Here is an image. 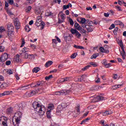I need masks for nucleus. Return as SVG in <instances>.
<instances>
[{
  "label": "nucleus",
  "mask_w": 126,
  "mask_h": 126,
  "mask_svg": "<svg viewBox=\"0 0 126 126\" xmlns=\"http://www.w3.org/2000/svg\"><path fill=\"white\" fill-rule=\"evenodd\" d=\"M69 7L68 6V5H64L63 6V10H65V9H67V8H69Z\"/></svg>",
  "instance_id": "47"
},
{
  "label": "nucleus",
  "mask_w": 126,
  "mask_h": 126,
  "mask_svg": "<svg viewBox=\"0 0 126 126\" xmlns=\"http://www.w3.org/2000/svg\"><path fill=\"white\" fill-rule=\"evenodd\" d=\"M35 14H37V15L41 14V10H35Z\"/></svg>",
  "instance_id": "49"
},
{
  "label": "nucleus",
  "mask_w": 126,
  "mask_h": 126,
  "mask_svg": "<svg viewBox=\"0 0 126 126\" xmlns=\"http://www.w3.org/2000/svg\"><path fill=\"white\" fill-rule=\"evenodd\" d=\"M65 16V14L62 13L60 16L61 17L62 20H61L60 18H58V23L59 24H61V23H63V22H64V19H65V17H64Z\"/></svg>",
  "instance_id": "10"
},
{
  "label": "nucleus",
  "mask_w": 126,
  "mask_h": 126,
  "mask_svg": "<svg viewBox=\"0 0 126 126\" xmlns=\"http://www.w3.org/2000/svg\"><path fill=\"white\" fill-rule=\"evenodd\" d=\"M47 114V117L48 119H51V110H48V111L46 113Z\"/></svg>",
  "instance_id": "29"
},
{
  "label": "nucleus",
  "mask_w": 126,
  "mask_h": 126,
  "mask_svg": "<svg viewBox=\"0 0 126 126\" xmlns=\"http://www.w3.org/2000/svg\"><path fill=\"white\" fill-rule=\"evenodd\" d=\"M28 52H29V48L27 47H24L22 49V50L20 51V55H21V56H24V54H26V53H27Z\"/></svg>",
  "instance_id": "11"
},
{
  "label": "nucleus",
  "mask_w": 126,
  "mask_h": 126,
  "mask_svg": "<svg viewBox=\"0 0 126 126\" xmlns=\"http://www.w3.org/2000/svg\"><path fill=\"white\" fill-rule=\"evenodd\" d=\"M101 115L104 116H108V115H111L112 112L111 111H106L105 112H102L101 113Z\"/></svg>",
  "instance_id": "17"
},
{
  "label": "nucleus",
  "mask_w": 126,
  "mask_h": 126,
  "mask_svg": "<svg viewBox=\"0 0 126 126\" xmlns=\"http://www.w3.org/2000/svg\"><path fill=\"white\" fill-rule=\"evenodd\" d=\"M16 114L17 115V116H18L17 118H22V112L19 111L16 113Z\"/></svg>",
  "instance_id": "31"
},
{
  "label": "nucleus",
  "mask_w": 126,
  "mask_h": 126,
  "mask_svg": "<svg viewBox=\"0 0 126 126\" xmlns=\"http://www.w3.org/2000/svg\"><path fill=\"white\" fill-rule=\"evenodd\" d=\"M74 26L76 30H78V31H80L81 29H82V27H80V25H79V24L78 23H75L74 24Z\"/></svg>",
  "instance_id": "15"
},
{
  "label": "nucleus",
  "mask_w": 126,
  "mask_h": 126,
  "mask_svg": "<svg viewBox=\"0 0 126 126\" xmlns=\"http://www.w3.org/2000/svg\"><path fill=\"white\" fill-rule=\"evenodd\" d=\"M111 63H106L105 65H104V66L106 67V68H108V67H111Z\"/></svg>",
  "instance_id": "41"
},
{
  "label": "nucleus",
  "mask_w": 126,
  "mask_h": 126,
  "mask_svg": "<svg viewBox=\"0 0 126 126\" xmlns=\"http://www.w3.org/2000/svg\"><path fill=\"white\" fill-rule=\"evenodd\" d=\"M55 38L57 39V40L58 41V42H59V43H61V42H62L61 41V39H60V38H59V37H58L57 36H55Z\"/></svg>",
  "instance_id": "59"
},
{
  "label": "nucleus",
  "mask_w": 126,
  "mask_h": 126,
  "mask_svg": "<svg viewBox=\"0 0 126 126\" xmlns=\"http://www.w3.org/2000/svg\"><path fill=\"white\" fill-rule=\"evenodd\" d=\"M119 25H120L121 28H124V27H125V25L122 22L120 23V24H119Z\"/></svg>",
  "instance_id": "58"
},
{
  "label": "nucleus",
  "mask_w": 126,
  "mask_h": 126,
  "mask_svg": "<svg viewBox=\"0 0 126 126\" xmlns=\"http://www.w3.org/2000/svg\"><path fill=\"white\" fill-rule=\"evenodd\" d=\"M52 64H53L52 61H48L45 63V67H49V66H50V65H51Z\"/></svg>",
  "instance_id": "20"
},
{
  "label": "nucleus",
  "mask_w": 126,
  "mask_h": 126,
  "mask_svg": "<svg viewBox=\"0 0 126 126\" xmlns=\"http://www.w3.org/2000/svg\"><path fill=\"white\" fill-rule=\"evenodd\" d=\"M76 110L77 113H79V112H80V107L79 105L77 106V107H76Z\"/></svg>",
  "instance_id": "54"
},
{
  "label": "nucleus",
  "mask_w": 126,
  "mask_h": 126,
  "mask_svg": "<svg viewBox=\"0 0 126 126\" xmlns=\"http://www.w3.org/2000/svg\"><path fill=\"white\" fill-rule=\"evenodd\" d=\"M118 86L117 85H115L114 86H113L111 88V89H113V90H116V89H118Z\"/></svg>",
  "instance_id": "43"
},
{
  "label": "nucleus",
  "mask_w": 126,
  "mask_h": 126,
  "mask_svg": "<svg viewBox=\"0 0 126 126\" xmlns=\"http://www.w3.org/2000/svg\"><path fill=\"white\" fill-rule=\"evenodd\" d=\"M40 69L39 68V67H34L32 69V72H34L35 73H37V72H38V71H40Z\"/></svg>",
  "instance_id": "23"
},
{
  "label": "nucleus",
  "mask_w": 126,
  "mask_h": 126,
  "mask_svg": "<svg viewBox=\"0 0 126 126\" xmlns=\"http://www.w3.org/2000/svg\"><path fill=\"white\" fill-rule=\"evenodd\" d=\"M31 9H32V7H31V6H29L27 8V12H29Z\"/></svg>",
  "instance_id": "48"
},
{
  "label": "nucleus",
  "mask_w": 126,
  "mask_h": 126,
  "mask_svg": "<svg viewBox=\"0 0 126 126\" xmlns=\"http://www.w3.org/2000/svg\"><path fill=\"white\" fill-rule=\"evenodd\" d=\"M104 47H106L105 49H104V48L103 47H100L99 48V52H101V53H104L105 54H109V53H110V51H109V49H109V46L105 45Z\"/></svg>",
  "instance_id": "8"
},
{
  "label": "nucleus",
  "mask_w": 126,
  "mask_h": 126,
  "mask_svg": "<svg viewBox=\"0 0 126 126\" xmlns=\"http://www.w3.org/2000/svg\"><path fill=\"white\" fill-rule=\"evenodd\" d=\"M4 80V78L3 76L0 75V84H1V81H3Z\"/></svg>",
  "instance_id": "44"
},
{
  "label": "nucleus",
  "mask_w": 126,
  "mask_h": 126,
  "mask_svg": "<svg viewBox=\"0 0 126 126\" xmlns=\"http://www.w3.org/2000/svg\"><path fill=\"white\" fill-rule=\"evenodd\" d=\"M97 57H99V53H95L91 57V60H93V59H96V58H97Z\"/></svg>",
  "instance_id": "24"
},
{
  "label": "nucleus",
  "mask_w": 126,
  "mask_h": 126,
  "mask_svg": "<svg viewBox=\"0 0 126 126\" xmlns=\"http://www.w3.org/2000/svg\"><path fill=\"white\" fill-rule=\"evenodd\" d=\"M69 93H70V90H63L59 92H56L54 93V94L55 95H68Z\"/></svg>",
  "instance_id": "4"
},
{
  "label": "nucleus",
  "mask_w": 126,
  "mask_h": 126,
  "mask_svg": "<svg viewBox=\"0 0 126 126\" xmlns=\"http://www.w3.org/2000/svg\"><path fill=\"white\" fill-rule=\"evenodd\" d=\"M119 46H120L122 51L121 52V54L122 56V59L123 60H126V51H125V49L124 48V44L123 43V40H121L119 41Z\"/></svg>",
  "instance_id": "5"
},
{
  "label": "nucleus",
  "mask_w": 126,
  "mask_h": 126,
  "mask_svg": "<svg viewBox=\"0 0 126 126\" xmlns=\"http://www.w3.org/2000/svg\"><path fill=\"white\" fill-rule=\"evenodd\" d=\"M45 80H49L51 78H53V75H50L48 76L45 77Z\"/></svg>",
  "instance_id": "34"
},
{
  "label": "nucleus",
  "mask_w": 126,
  "mask_h": 126,
  "mask_svg": "<svg viewBox=\"0 0 126 126\" xmlns=\"http://www.w3.org/2000/svg\"><path fill=\"white\" fill-rule=\"evenodd\" d=\"M4 31H5V30L4 29V27H0V34L2 32H4Z\"/></svg>",
  "instance_id": "40"
},
{
  "label": "nucleus",
  "mask_w": 126,
  "mask_h": 126,
  "mask_svg": "<svg viewBox=\"0 0 126 126\" xmlns=\"http://www.w3.org/2000/svg\"><path fill=\"white\" fill-rule=\"evenodd\" d=\"M29 59H30V60H32V59H35V56H34V55L33 54L29 55Z\"/></svg>",
  "instance_id": "38"
},
{
  "label": "nucleus",
  "mask_w": 126,
  "mask_h": 126,
  "mask_svg": "<svg viewBox=\"0 0 126 126\" xmlns=\"http://www.w3.org/2000/svg\"><path fill=\"white\" fill-rule=\"evenodd\" d=\"M12 112H13V108L12 107H9L7 109L6 112L7 114H12Z\"/></svg>",
  "instance_id": "22"
},
{
  "label": "nucleus",
  "mask_w": 126,
  "mask_h": 126,
  "mask_svg": "<svg viewBox=\"0 0 126 126\" xmlns=\"http://www.w3.org/2000/svg\"><path fill=\"white\" fill-rule=\"evenodd\" d=\"M7 29H8V36L10 37L11 35H12V33L13 32V30L14 29V27L11 24H9L7 26Z\"/></svg>",
  "instance_id": "7"
},
{
  "label": "nucleus",
  "mask_w": 126,
  "mask_h": 126,
  "mask_svg": "<svg viewBox=\"0 0 126 126\" xmlns=\"http://www.w3.org/2000/svg\"><path fill=\"white\" fill-rule=\"evenodd\" d=\"M0 58L2 60V63H4L8 59V55L7 53H4Z\"/></svg>",
  "instance_id": "12"
},
{
  "label": "nucleus",
  "mask_w": 126,
  "mask_h": 126,
  "mask_svg": "<svg viewBox=\"0 0 126 126\" xmlns=\"http://www.w3.org/2000/svg\"><path fill=\"white\" fill-rule=\"evenodd\" d=\"M7 73L8 74L10 75V74H12V73H13V72L12 70H11V69H8V70H7Z\"/></svg>",
  "instance_id": "45"
},
{
  "label": "nucleus",
  "mask_w": 126,
  "mask_h": 126,
  "mask_svg": "<svg viewBox=\"0 0 126 126\" xmlns=\"http://www.w3.org/2000/svg\"><path fill=\"white\" fill-rule=\"evenodd\" d=\"M35 93H36V92L32 91L30 93H26V95L27 97H32V96H34Z\"/></svg>",
  "instance_id": "14"
},
{
  "label": "nucleus",
  "mask_w": 126,
  "mask_h": 126,
  "mask_svg": "<svg viewBox=\"0 0 126 126\" xmlns=\"http://www.w3.org/2000/svg\"><path fill=\"white\" fill-rule=\"evenodd\" d=\"M25 45V40L24 39H22V45H21V48H22L23 46Z\"/></svg>",
  "instance_id": "53"
},
{
  "label": "nucleus",
  "mask_w": 126,
  "mask_h": 126,
  "mask_svg": "<svg viewBox=\"0 0 126 126\" xmlns=\"http://www.w3.org/2000/svg\"><path fill=\"white\" fill-rule=\"evenodd\" d=\"M41 19H42V16H41V15H40V16H38L37 17V19H36L37 23V22H41Z\"/></svg>",
  "instance_id": "33"
},
{
  "label": "nucleus",
  "mask_w": 126,
  "mask_h": 126,
  "mask_svg": "<svg viewBox=\"0 0 126 126\" xmlns=\"http://www.w3.org/2000/svg\"><path fill=\"white\" fill-rule=\"evenodd\" d=\"M20 57V56H19V54H17L16 57L14 59V62H16L17 63H19Z\"/></svg>",
  "instance_id": "25"
},
{
  "label": "nucleus",
  "mask_w": 126,
  "mask_h": 126,
  "mask_svg": "<svg viewBox=\"0 0 126 126\" xmlns=\"http://www.w3.org/2000/svg\"><path fill=\"white\" fill-rule=\"evenodd\" d=\"M69 22L70 23V25H71L72 26H73V25L74 24V22H73V20L72 19L70 18L69 19Z\"/></svg>",
  "instance_id": "36"
},
{
  "label": "nucleus",
  "mask_w": 126,
  "mask_h": 126,
  "mask_svg": "<svg viewBox=\"0 0 126 126\" xmlns=\"http://www.w3.org/2000/svg\"><path fill=\"white\" fill-rule=\"evenodd\" d=\"M115 24H111L110 27L109 28V30H112V29H114V28H115Z\"/></svg>",
  "instance_id": "42"
},
{
  "label": "nucleus",
  "mask_w": 126,
  "mask_h": 126,
  "mask_svg": "<svg viewBox=\"0 0 126 126\" xmlns=\"http://www.w3.org/2000/svg\"><path fill=\"white\" fill-rule=\"evenodd\" d=\"M77 56V53H74L71 55L70 58L71 59H75Z\"/></svg>",
  "instance_id": "30"
},
{
  "label": "nucleus",
  "mask_w": 126,
  "mask_h": 126,
  "mask_svg": "<svg viewBox=\"0 0 126 126\" xmlns=\"http://www.w3.org/2000/svg\"><path fill=\"white\" fill-rule=\"evenodd\" d=\"M14 25L16 30H19L20 29V22L18 18H16L14 20Z\"/></svg>",
  "instance_id": "9"
},
{
  "label": "nucleus",
  "mask_w": 126,
  "mask_h": 126,
  "mask_svg": "<svg viewBox=\"0 0 126 126\" xmlns=\"http://www.w3.org/2000/svg\"><path fill=\"white\" fill-rule=\"evenodd\" d=\"M91 65H87L85 67H83L82 70H87V69H88L89 67H90Z\"/></svg>",
  "instance_id": "35"
},
{
  "label": "nucleus",
  "mask_w": 126,
  "mask_h": 126,
  "mask_svg": "<svg viewBox=\"0 0 126 126\" xmlns=\"http://www.w3.org/2000/svg\"><path fill=\"white\" fill-rule=\"evenodd\" d=\"M113 78L114 79H117V78H118V75L117 74H114Z\"/></svg>",
  "instance_id": "63"
},
{
  "label": "nucleus",
  "mask_w": 126,
  "mask_h": 126,
  "mask_svg": "<svg viewBox=\"0 0 126 126\" xmlns=\"http://www.w3.org/2000/svg\"><path fill=\"white\" fill-rule=\"evenodd\" d=\"M32 105L34 111H36L38 115L43 116L46 112V108L40 103V101H34Z\"/></svg>",
  "instance_id": "1"
},
{
  "label": "nucleus",
  "mask_w": 126,
  "mask_h": 126,
  "mask_svg": "<svg viewBox=\"0 0 126 126\" xmlns=\"http://www.w3.org/2000/svg\"><path fill=\"white\" fill-rule=\"evenodd\" d=\"M3 50H4V47L2 46H0V52H3Z\"/></svg>",
  "instance_id": "56"
},
{
  "label": "nucleus",
  "mask_w": 126,
  "mask_h": 126,
  "mask_svg": "<svg viewBox=\"0 0 126 126\" xmlns=\"http://www.w3.org/2000/svg\"><path fill=\"white\" fill-rule=\"evenodd\" d=\"M54 15V13L51 12L50 10H47L46 13V16L49 17V16H53Z\"/></svg>",
  "instance_id": "19"
},
{
  "label": "nucleus",
  "mask_w": 126,
  "mask_h": 126,
  "mask_svg": "<svg viewBox=\"0 0 126 126\" xmlns=\"http://www.w3.org/2000/svg\"><path fill=\"white\" fill-rule=\"evenodd\" d=\"M67 107V105L65 103H62L61 105H59L58 107V109H59V111H62L63 109H64V108H66ZM60 108H61L60 110Z\"/></svg>",
  "instance_id": "13"
},
{
  "label": "nucleus",
  "mask_w": 126,
  "mask_h": 126,
  "mask_svg": "<svg viewBox=\"0 0 126 126\" xmlns=\"http://www.w3.org/2000/svg\"><path fill=\"white\" fill-rule=\"evenodd\" d=\"M90 64H91V65H93L94 67H95V66H97V64L94 62H91L90 63Z\"/></svg>",
  "instance_id": "46"
},
{
  "label": "nucleus",
  "mask_w": 126,
  "mask_h": 126,
  "mask_svg": "<svg viewBox=\"0 0 126 126\" xmlns=\"http://www.w3.org/2000/svg\"><path fill=\"white\" fill-rule=\"evenodd\" d=\"M64 78V82H65L66 81H69V78Z\"/></svg>",
  "instance_id": "61"
},
{
  "label": "nucleus",
  "mask_w": 126,
  "mask_h": 126,
  "mask_svg": "<svg viewBox=\"0 0 126 126\" xmlns=\"http://www.w3.org/2000/svg\"><path fill=\"white\" fill-rule=\"evenodd\" d=\"M7 1L8 3H9L10 4H11V5L13 4V2H14L13 0H7Z\"/></svg>",
  "instance_id": "52"
},
{
  "label": "nucleus",
  "mask_w": 126,
  "mask_h": 126,
  "mask_svg": "<svg viewBox=\"0 0 126 126\" xmlns=\"http://www.w3.org/2000/svg\"><path fill=\"white\" fill-rule=\"evenodd\" d=\"M70 32H71V34H72L73 35H75V36L77 38H78V39L80 38V37H81V33H79L78 32V31H77V30H76V29L72 28L70 30Z\"/></svg>",
  "instance_id": "6"
},
{
  "label": "nucleus",
  "mask_w": 126,
  "mask_h": 126,
  "mask_svg": "<svg viewBox=\"0 0 126 126\" xmlns=\"http://www.w3.org/2000/svg\"><path fill=\"white\" fill-rule=\"evenodd\" d=\"M118 4H119V5H122L123 4V1L118 0Z\"/></svg>",
  "instance_id": "64"
},
{
  "label": "nucleus",
  "mask_w": 126,
  "mask_h": 126,
  "mask_svg": "<svg viewBox=\"0 0 126 126\" xmlns=\"http://www.w3.org/2000/svg\"><path fill=\"white\" fill-rule=\"evenodd\" d=\"M10 63H11V62H10V61H7L6 62V65H10Z\"/></svg>",
  "instance_id": "55"
},
{
  "label": "nucleus",
  "mask_w": 126,
  "mask_h": 126,
  "mask_svg": "<svg viewBox=\"0 0 126 126\" xmlns=\"http://www.w3.org/2000/svg\"><path fill=\"white\" fill-rule=\"evenodd\" d=\"M12 91H5L2 94H0V97H2V96H5V95H9Z\"/></svg>",
  "instance_id": "16"
},
{
  "label": "nucleus",
  "mask_w": 126,
  "mask_h": 126,
  "mask_svg": "<svg viewBox=\"0 0 126 126\" xmlns=\"http://www.w3.org/2000/svg\"><path fill=\"white\" fill-rule=\"evenodd\" d=\"M2 125L3 126H8L7 125V118L6 117H4V120L2 122Z\"/></svg>",
  "instance_id": "18"
},
{
  "label": "nucleus",
  "mask_w": 126,
  "mask_h": 126,
  "mask_svg": "<svg viewBox=\"0 0 126 126\" xmlns=\"http://www.w3.org/2000/svg\"><path fill=\"white\" fill-rule=\"evenodd\" d=\"M63 64H60L58 66L59 68L62 69V68H63Z\"/></svg>",
  "instance_id": "62"
},
{
  "label": "nucleus",
  "mask_w": 126,
  "mask_h": 126,
  "mask_svg": "<svg viewBox=\"0 0 126 126\" xmlns=\"http://www.w3.org/2000/svg\"><path fill=\"white\" fill-rule=\"evenodd\" d=\"M104 15L105 17H109V15H110V13H104Z\"/></svg>",
  "instance_id": "60"
},
{
  "label": "nucleus",
  "mask_w": 126,
  "mask_h": 126,
  "mask_svg": "<svg viewBox=\"0 0 126 126\" xmlns=\"http://www.w3.org/2000/svg\"><path fill=\"white\" fill-rule=\"evenodd\" d=\"M7 86H8V85L6 83H3L0 86V88H1V89H5Z\"/></svg>",
  "instance_id": "21"
},
{
  "label": "nucleus",
  "mask_w": 126,
  "mask_h": 126,
  "mask_svg": "<svg viewBox=\"0 0 126 126\" xmlns=\"http://www.w3.org/2000/svg\"><path fill=\"white\" fill-rule=\"evenodd\" d=\"M15 122L17 125H19V124H20V118H19V117H17L15 120Z\"/></svg>",
  "instance_id": "37"
},
{
  "label": "nucleus",
  "mask_w": 126,
  "mask_h": 126,
  "mask_svg": "<svg viewBox=\"0 0 126 126\" xmlns=\"http://www.w3.org/2000/svg\"><path fill=\"white\" fill-rule=\"evenodd\" d=\"M48 108L49 111H50V112H51V111L52 110H54V108H55V106H54V104H49Z\"/></svg>",
  "instance_id": "26"
},
{
  "label": "nucleus",
  "mask_w": 126,
  "mask_h": 126,
  "mask_svg": "<svg viewBox=\"0 0 126 126\" xmlns=\"http://www.w3.org/2000/svg\"><path fill=\"white\" fill-rule=\"evenodd\" d=\"M121 22H121L120 21L117 20L114 22V24H115V25H120Z\"/></svg>",
  "instance_id": "39"
},
{
  "label": "nucleus",
  "mask_w": 126,
  "mask_h": 126,
  "mask_svg": "<svg viewBox=\"0 0 126 126\" xmlns=\"http://www.w3.org/2000/svg\"><path fill=\"white\" fill-rule=\"evenodd\" d=\"M96 98L98 101H103V100H104V97H103L102 96L98 95V96H96Z\"/></svg>",
  "instance_id": "28"
},
{
  "label": "nucleus",
  "mask_w": 126,
  "mask_h": 126,
  "mask_svg": "<svg viewBox=\"0 0 126 126\" xmlns=\"http://www.w3.org/2000/svg\"><path fill=\"white\" fill-rule=\"evenodd\" d=\"M107 63V60L106 59L103 60V62H102V64H104V65H106Z\"/></svg>",
  "instance_id": "57"
},
{
  "label": "nucleus",
  "mask_w": 126,
  "mask_h": 126,
  "mask_svg": "<svg viewBox=\"0 0 126 126\" xmlns=\"http://www.w3.org/2000/svg\"><path fill=\"white\" fill-rule=\"evenodd\" d=\"M115 7L116 9L119 10V11H122V8H121V7H120V6H116Z\"/></svg>",
  "instance_id": "51"
},
{
  "label": "nucleus",
  "mask_w": 126,
  "mask_h": 126,
  "mask_svg": "<svg viewBox=\"0 0 126 126\" xmlns=\"http://www.w3.org/2000/svg\"><path fill=\"white\" fill-rule=\"evenodd\" d=\"M45 85V82L44 81H41L39 82H37L36 83V85H35L33 86V84H32L31 86H23V90H27L28 89H29L30 87L29 86H30L31 87H39L40 86V87H42V86H44Z\"/></svg>",
  "instance_id": "3"
},
{
  "label": "nucleus",
  "mask_w": 126,
  "mask_h": 126,
  "mask_svg": "<svg viewBox=\"0 0 126 126\" xmlns=\"http://www.w3.org/2000/svg\"><path fill=\"white\" fill-rule=\"evenodd\" d=\"M25 59H29V55L28 53H25L24 55Z\"/></svg>",
  "instance_id": "50"
},
{
  "label": "nucleus",
  "mask_w": 126,
  "mask_h": 126,
  "mask_svg": "<svg viewBox=\"0 0 126 126\" xmlns=\"http://www.w3.org/2000/svg\"><path fill=\"white\" fill-rule=\"evenodd\" d=\"M118 30H119V28L116 27L113 31V33H114V35H115L116 36V35H118V34L117 33V32H118Z\"/></svg>",
  "instance_id": "32"
},
{
  "label": "nucleus",
  "mask_w": 126,
  "mask_h": 126,
  "mask_svg": "<svg viewBox=\"0 0 126 126\" xmlns=\"http://www.w3.org/2000/svg\"><path fill=\"white\" fill-rule=\"evenodd\" d=\"M23 88H24V87H19L18 88H16L15 89V91H16V92H21L22 91H23Z\"/></svg>",
  "instance_id": "27"
},
{
  "label": "nucleus",
  "mask_w": 126,
  "mask_h": 126,
  "mask_svg": "<svg viewBox=\"0 0 126 126\" xmlns=\"http://www.w3.org/2000/svg\"><path fill=\"white\" fill-rule=\"evenodd\" d=\"M80 23L82 24V27L83 28H86L88 32H92L93 31V28L94 27V23L93 22L91 21L87 25L86 24V19L84 18H81Z\"/></svg>",
  "instance_id": "2"
}]
</instances>
